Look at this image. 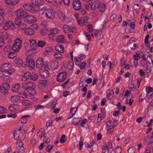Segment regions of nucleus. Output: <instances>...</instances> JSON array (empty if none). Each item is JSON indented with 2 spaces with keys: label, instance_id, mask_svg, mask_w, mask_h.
<instances>
[{
  "label": "nucleus",
  "instance_id": "obj_58",
  "mask_svg": "<svg viewBox=\"0 0 153 153\" xmlns=\"http://www.w3.org/2000/svg\"><path fill=\"white\" fill-rule=\"evenodd\" d=\"M15 23L16 25L19 26L22 23L20 19H16L15 21Z\"/></svg>",
  "mask_w": 153,
  "mask_h": 153
},
{
  "label": "nucleus",
  "instance_id": "obj_26",
  "mask_svg": "<svg viewBox=\"0 0 153 153\" xmlns=\"http://www.w3.org/2000/svg\"><path fill=\"white\" fill-rule=\"evenodd\" d=\"M55 49L58 51V52L61 53H63L64 52V48L63 45L59 44L56 45Z\"/></svg>",
  "mask_w": 153,
  "mask_h": 153
},
{
  "label": "nucleus",
  "instance_id": "obj_20",
  "mask_svg": "<svg viewBox=\"0 0 153 153\" xmlns=\"http://www.w3.org/2000/svg\"><path fill=\"white\" fill-rule=\"evenodd\" d=\"M36 67L38 68H41L44 65V62L42 58H40L37 59L36 61Z\"/></svg>",
  "mask_w": 153,
  "mask_h": 153
},
{
  "label": "nucleus",
  "instance_id": "obj_9",
  "mask_svg": "<svg viewBox=\"0 0 153 153\" xmlns=\"http://www.w3.org/2000/svg\"><path fill=\"white\" fill-rule=\"evenodd\" d=\"M10 88L9 84L5 83L3 84L2 86L0 88L1 92L3 94H6L8 93V91Z\"/></svg>",
  "mask_w": 153,
  "mask_h": 153
},
{
  "label": "nucleus",
  "instance_id": "obj_54",
  "mask_svg": "<svg viewBox=\"0 0 153 153\" xmlns=\"http://www.w3.org/2000/svg\"><path fill=\"white\" fill-rule=\"evenodd\" d=\"M22 87L23 88L25 89V91L27 89V82H24L22 83L21 85Z\"/></svg>",
  "mask_w": 153,
  "mask_h": 153
},
{
  "label": "nucleus",
  "instance_id": "obj_50",
  "mask_svg": "<svg viewBox=\"0 0 153 153\" xmlns=\"http://www.w3.org/2000/svg\"><path fill=\"white\" fill-rule=\"evenodd\" d=\"M136 151V148L134 147H131L128 150V153H134Z\"/></svg>",
  "mask_w": 153,
  "mask_h": 153
},
{
  "label": "nucleus",
  "instance_id": "obj_38",
  "mask_svg": "<svg viewBox=\"0 0 153 153\" xmlns=\"http://www.w3.org/2000/svg\"><path fill=\"white\" fill-rule=\"evenodd\" d=\"M57 63L56 62H51L50 65L51 69L53 70L56 69L57 67Z\"/></svg>",
  "mask_w": 153,
  "mask_h": 153
},
{
  "label": "nucleus",
  "instance_id": "obj_64",
  "mask_svg": "<svg viewBox=\"0 0 153 153\" xmlns=\"http://www.w3.org/2000/svg\"><path fill=\"white\" fill-rule=\"evenodd\" d=\"M120 114V110L118 111H115L113 113V115L114 117H117Z\"/></svg>",
  "mask_w": 153,
  "mask_h": 153
},
{
  "label": "nucleus",
  "instance_id": "obj_27",
  "mask_svg": "<svg viewBox=\"0 0 153 153\" xmlns=\"http://www.w3.org/2000/svg\"><path fill=\"white\" fill-rule=\"evenodd\" d=\"M100 1H94L91 5V10H94L97 8H98V6L100 3Z\"/></svg>",
  "mask_w": 153,
  "mask_h": 153
},
{
  "label": "nucleus",
  "instance_id": "obj_24",
  "mask_svg": "<svg viewBox=\"0 0 153 153\" xmlns=\"http://www.w3.org/2000/svg\"><path fill=\"white\" fill-rule=\"evenodd\" d=\"M44 54L46 56L50 55L53 52V49L50 47H46L45 49Z\"/></svg>",
  "mask_w": 153,
  "mask_h": 153
},
{
  "label": "nucleus",
  "instance_id": "obj_55",
  "mask_svg": "<svg viewBox=\"0 0 153 153\" xmlns=\"http://www.w3.org/2000/svg\"><path fill=\"white\" fill-rule=\"evenodd\" d=\"M133 9L136 11H137L139 10L140 8L139 5L138 4H134L133 6Z\"/></svg>",
  "mask_w": 153,
  "mask_h": 153
},
{
  "label": "nucleus",
  "instance_id": "obj_4",
  "mask_svg": "<svg viewBox=\"0 0 153 153\" xmlns=\"http://www.w3.org/2000/svg\"><path fill=\"white\" fill-rule=\"evenodd\" d=\"M22 41L19 39H17L15 41L12 49L14 51H18L21 48Z\"/></svg>",
  "mask_w": 153,
  "mask_h": 153
},
{
  "label": "nucleus",
  "instance_id": "obj_49",
  "mask_svg": "<svg viewBox=\"0 0 153 153\" xmlns=\"http://www.w3.org/2000/svg\"><path fill=\"white\" fill-rule=\"evenodd\" d=\"M34 83L31 82H27V89L34 88Z\"/></svg>",
  "mask_w": 153,
  "mask_h": 153
},
{
  "label": "nucleus",
  "instance_id": "obj_37",
  "mask_svg": "<svg viewBox=\"0 0 153 153\" xmlns=\"http://www.w3.org/2000/svg\"><path fill=\"white\" fill-rule=\"evenodd\" d=\"M23 105H33V103L27 100H23L22 102Z\"/></svg>",
  "mask_w": 153,
  "mask_h": 153
},
{
  "label": "nucleus",
  "instance_id": "obj_6",
  "mask_svg": "<svg viewBox=\"0 0 153 153\" xmlns=\"http://www.w3.org/2000/svg\"><path fill=\"white\" fill-rule=\"evenodd\" d=\"M16 14L17 16L19 18H25L27 16V12L22 9H17L16 12Z\"/></svg>",
  "mask_w": 153,
  "mask_h": 153
},
{
  "label": "nucleus",
  "instance_id": "obj_35",
  "mask_svg": "<svg viewBox=\"0 0 153 153\" xmlns=\"http://www.w3.org/2000/svg\"><path fill=\"white\" fill-rule=\"evenodd\" d=\"M38 78V75L35 73H33L31 74L30 79L33 81L37 80Z\"/></svg>",
  "mask_w": 153,
  "mask_h": 153
},
{
  "label": "nucleus",
  "instance_id": "obj_23",
  "mask_svg": "<svg viewBox=\"0 0 153 153\" xmlns=\"http://www.w3.org/2000/svg\"><path fill=\"white\" fill-rule=\"evenodd\" d=\"M26 19V22L29 23H32L35 22V21L33 19V16L28 15L27 14V16L25 18Z\"/></svg>",
  "mask_w": 153,
  "mask_h": 153
},
{
  "label": "nucleus",
  "instance_id": "obj_41",
  "mask_svg": "<svg viewBox=\"0 0 153 153\" xmlns=\"http://www.w3.org/2000/svg\"><path fill=\"white\" fill-rule=\"evenodd\" d=\"M64 31L65 33H68L71 31V29L67 25H65L63 26Z\"/></svg>",
  "mask_w": 153,
  "mask_h": 153
},
{
  "label": "nucleus",
  "instance_id": "obj_48",
  "mask_svg": "<svg viewBox=\"0 0 153 153\" xmlns=\"http://www.w3.org/2000/svg\"><path fill=\"white\" fill-rule=\"evenodd\" d=\"M152 93L150 95H149V94H147L146 98V102H149L150 101V99L152 98Z\"/></svg>",
  "mask_w": 153,
  "mask_h": 153
},
{
  "label": "nucleus",
  "instance_id": "obj_63",
  "mask_svg": "<svg viewBox=\"0 0 153 153\" xmlns=\"http://www.w3.org/2000/svg\"><path fill=\"white\" fill-rule=\"evenodd\" d=\"M56 103L53 101H51L50 103L51 106L53 107V109L56 107Z\"/></svg>",
  "mask_w": 153,
  "mask_h": 153
},
{
  "label": "nucleus",
  "instance_id": "obj_2",
  "mask_svg": "<svg viewBox=\"0 0 153 153\" xmlns=\"http://www.w3.org/2000/svg\"><path fill=\"white\" fill-rule=\"evenodd\" d=\"M1 68L2 71L7 73L9 75L12 74L11 64L10 63H7L3 64Z\"/></svg>",
  "mask_w": 153,
  "mask_h": 153
},
{
  "label": "nucleus",
  "instance_id": "obj_47",
  "mask_svg": "<svg viewBox=\"0 0 153 153\" xmlns=\"http://www.w3.org/2000/svg\"><path fill=\"white\" fill-rule=\"evenodd\" d=\"M92 1L91 0H89L87 3V4H85V8L87 9H88L89 8V6L91 5V4Z\"/></svg>",
  "mask_w": 153,
  "mask_h": 153
},
{
  "label": "nucleus",
  "instance_id": "obj_7",
  "mask_svg": "<svg viewBox=\"0 0 153 153\" xmlns=\"http://www.w3.org/2000/svg\"><path fill=\"white\" fill-rule=\"evenodd\" d=\"M67 76L66 72H62L59 74L57 76L58 81L62 82L66 79Z\"/></svg>",
  "mask_w": 153,
  "mask_h": 153
},
{
  "label": "nucleus",
  "instance_id": "obj_13",
  "mask_svg": "<svg viewBox=\"0 0 153 153\" xmlns=\"http://www.w3.org/2000/svg\"><path fill=\"white\" fill-rule=\"evenodd\" d=\"M59 32V30L58 29L56 28L54 29L51 33L49 34V38L51 39H53L54 37H55V35L58 33Z\"/></svg>",
  "mask_w": 153,
  "mask_h": 153
},
{
  "label": "nucleus",
  "instance_id": "obj_36",
  "mask_svg": "<svg viewBox=\"0 0 153 153\" xmlns=\"http://www.w3.org/2000/svg\"><path fill=\"white\" fill-rule=\"evenodd\" d=\"M17 106L14 104L10 105L9 107V110L11 111L14 112L16 110Z\"/></svg>",
  "mask_w": 153,
  "mask_h": 153
},
{
  "label": "nucleus",
  "instance_id": "obj_32",
  "mask_svg": "<svg viewBox=\"0 0 153 153\" xmlns=\"http://www.w3.org/2000/svg\"><path fill=\"white\" fill-rule=\"evenodd\" d=\"M58 16L59 19L62 21H65L66 19V17L65 14L61 12L58 13Z\"/></svg>",
  "mask_w": 153,
  "mask_h": 153
},
{
  "label": "nucleus",
  "instance_id": "obj_16",
  "mask_svg": "<svg viewBox=\"0 0 153 153\" xmlns=\"http://www.w3.org/2000/svg\"><path fill=\"white\" fill-rule=\"evenodd\" d=\"M144 141L145 144L151 145L153 143V137L148 136L144 138Z\"/></svg>",
  "mask_w": 153,
  "mask_h": 153
},
{
  "label": "nucleus",
  "instance_id": "obj_30",
  "mask_svg": "<svg viewBox=\"0 0 153 153\" xmlns=\"http://www.w3.org/2000/svg\"><path fill=\"white\" fill-rule=\"evenodd\" d=\"M56 41L59 43H62L65 41V38L63 35H59L56 39Z\"/></svg>",
  "mask_w": 153,
  "mask_h": 153
},
{
  "label": "nucleus",
  "instance_id": "obj_34",
  "mask_svg": "<svg viewBox=\"0 0 153 153\" xmlns=\"http://www.w3.org/2000/svg\"><path fill=\"white\" fill-rule=\"evenodd\" d=\"M20 87V85L19 84H16L15 86L13 87L12 91L13 92H16L19 89Z\"/></svg>",
  "mask_w": 153,
  "mask_h": 153
},
{
  "label": "nucleus",
  "instance_id": "obj_25",
  "mask_svg": "<svg viewBox=\"0 0 153 153\" xmlns=\"http://www.w3.org/2000/svg\"><path fill=\"white\" fill-rule=\"evenodd\" d=\"M88 21V18L86 16L82 17L80 20L78 21L79 25H83L85 23H87Z\"/></svg>",
  "mask_w": 153,
  "mask_h": 153
},
{
  "label": "nucleus",
  "instance_id": "obj_40",
  "mask_svg": "<svg viewBox=\"0 0 153 153\" xmlns=\"http://www.w3.org/2000/svg\"><path fill=\"white\" fill-rule=\"evenodd\" d=\"M26 25L24 23H22L19 26V29L20 30H25L26 28Z\"/></svg>",
  "mask_w": 153,
  "mask_h": 153
},
{
  "label": "nucleus",
  "instance_id": "obj_51",
  "mask_svg": "<svg viewBox=\"0 0 153 153\" xmlns=\"http://www.w3.org/2000/svg\"><path fill=\"white\" fill-rule=\"evenodd\" d=\"M67 67L70 70H72L74 67V63L73 62H70L67 65Z\"/></svg>",
  "mask_w": 153,
  "mask_h": 153
},
{
  "label": "nucleus",
  "instance_id": "obj_39",
  "mask_svg": "<svg viewBox=\"0 0 153 153\" xmlns=\"http://www.w3.org/2000/svg\"><path fill=\"white\" fill-rule=\"evenodd\" d=\"M25 91L28 92L30 95H33L35 93V90L34 88H28Z\"/></svg>",
  "mask_w": 153,
  "mask_h": 153
},
{
  "label": "nucleus",
  "instance_id": "obj_12",
  "mask_svg": "<svg viewBox=\"0 0 153 153\" xmlns=\"http://www.w3.org/2000/svg\"><path fill=\"white\" fill-rule=\"evenodd\" d=\"M18 144H17L16 146V148L19 149V151L17 153H23L25 148L24 147V144L23 142L21 141H19Z\"/></svg>",
  "mask_w": 153,
  "mask_h": 153
},
{
  "label": "nucleus",
  "instance_id": "obj_8",
  "mask_svg": "<svg viewBox=\"0 0 153 153\" xmlns=\"http://www.w3.org/2000/svg\"><path fill=\"white\" fill-rule=\"evenodd\" d=\"M27 61V65L30 70L33 69L35 67V62L34 59L31 58H27L26 59Z\"/></svg>",
  "mask_w": 153,
  "mask_h": 153
},
{
  "label": "nucleus",
  "instance_id": "obj_18",
  "mask_svg": "<svg viewBox=\"0 0 153 153\" xmlns=\"http://www.w3.org/2000/svg\"><path fill=\"white\" fill-rule=\"evenodd\" d=\"M24 33L26 35L31 36L34 34V32L32 29L27 27L24 30Z\"/></svg>",
  "mask_w": 153,
  "mask_h": 153
},
{
  "label": "nucleus",
  "instance_id": "obj_15",
  "mask_svg": "<svg viewBox=\"0 0 153 153\" xmlns=\"http://www.w3.org/2000/svg\"><path fill=\"white\" fill-rule=\"evenodd\" d=\"M10 100L13 103H19L21 101L20 97L17 95L12 96L10 98Z\"/></svg>",
  "mask_w": 153,
  "mask_h": 153
},
{
  "label": "nucleus",
  "instance_id": "obj_11",
  "mask_svg": "<svg viewBox=\"0 0 153 153\" xmlns=\"http://www.w3.org/2000/svg\"><path fill=\"white\" fill-rule=\"evenodd\" d=\"M14 24L13 22L11 21H8L6 22L3 28L4 30H7L9 28H10L12 29H14Z\"/></svg>",
  "mask_w": 153,
  "mask_h": 153
},
{
  "label": "nucleus",
  "instance_id": "obj_14",
  "mask_svg": "<svg viewBox=\"0 0 153 153\" xmlns=\"http://www.w3.org/2000/svg\"><path fill=\"white\" fill-rule=\"evenodd\" d=\"M49 72L48 70H41L40 71V74L41 76L45 78L49 76Z\"/></svg>",
  "mask_w": 153,
  "mask_h": 153
},
{
  "label": "nucleus",
  "instance_id": "obj_53",
  "mask_svg": "<svg viewBox=\"0 0 153 153\" xmlns=\"http://www.w3.org/2000/svg\"><path fill=\"white\" fill-rule=\"evenodd\" d=\"M7 112L6 109L3 106H0V113L4 114Z\"/></svg>",
  "mask_w": 153,
  "mask_h": 153
},
{
  "label": "nucleus",
  "instance_id": "obj_5",
  "mask_svg": "<svg viewBox=\"0 0 153 153\" xmlns=\"http://www.w3.org/2000/svg\"><path fill=\"white\" fill-rule=\"evenodd\" d=\"M31 2L33 7L37 9V11L39 10V7L44 4V1L42 0H31Z\"/></svg>",
  "mask_w": 153,
  "mask_h": 153
},
{
  "label": "nucleus",
  "instance_id": "obj_22",
  "mask_svg": "<svg viewBox=\"0 0 153 153\" xmlns=\"http://www.w3.org/2000/svg\"><path fill=\"white\" fill-rule=\"evenodd\" d=\"M14 62L15 65L17 67H20L22 66L23 64V61L22 60L19 58H17L14 60Z\"/></svg>",
  "mask_w": 153,
  "mask_h": 153
},
{
  "label": "nucleus",
  "instance_id": "obj_62",
  "mask_svg": "<svg viewBox=\"0 0 153 153\" xmlns=\"http://www.w3.org/2000/svg\"><path fill=\"white\" fill-rule=\"evenodd\" d=\"M122 150V149L120 147H117L115 150L116 153H120Z\"/></svg>",
  "mask_w": 153,
  "mask_h": 153
},
{
  "label": "nucleus",
  "instance_id": "obj_28",
  "mask_svg": "<svg viewBox=\"0 0 153 153\" xmlns=\"http://www.w3.org/2000/svg\"><path fill=\"white\" fill-rule=\"evenodd\" d=\"M30 117V115H29L22 116L21 117V119L20 120V121L22 123H26L27 122V118H29Z\"/></svg>",
  "mask_w": 153,
  "mask_h": 153
},
{
  "label": "nucleus",
  "instance_id": "obj_1",
  "mask_svg": "<svg viewBox=\"0 0 153 153\" xmlns=\"http://www.w3.org/2000/svg\"><path fill=\"white\" fill-rule=\"evenodd\" d=\"M39 13L45 14L46 17L50 19H53L55 18V14L53 10L50 9H47L46 7H44L39 10Z\"/></svg>",
  "mask_w": 153,
  "mask_h": 153
},
{
  "label": "nucleus",
  "instance_id": "obj_59",
  "mask_svg": "<svg viewBox=\"0 0 153 153\" xmlns=\"http://www.w3.org/2000/svg\"><path fill=\"white\" fill-rule=\"evenodd\" d=\"M13 136H14V138L15 140H16L18 138V137L19 136V134L18 133L17 131H14V133L13 134Z\"/></svg>",
  "mask_w": 153,
  "mask_h": 153
},
{
  "label": "nucleus",
  "instance_id": "obj_33",
  "mask_svg": "<svg viewBox=\"0 0 153 153\" xmlns=\"http://www.w3.org/2000/svg\"><path fill=\"white\" fill-rule=\"evenodd\" d=\"M82 120V119L81 118H75L73 119L72 123L74 125H76L78 124Z\"/></svg>",
  "mask_w": 153,
  "mask_h": 153
},
{
  "label": "nucleus",
  "instance_id": "obj_19",
  "mask_svg": "<svg viewBox=\"0 0 153 153\" xmlns=\"http://www.w3.org/2000/svg\"><path fill=\"white\" fill-rule=\"evenodd\" d=\"M29 42L32 49L33 50H36L37 47L36 41L34 39H30L29 41Z\"/></svg>",
  "mask_w": 153,
  "mask_h": 153
},
{
  "label": "nucleus",
  "instance_id": "obj_45",
  "mask_svg": "<svg viewBox=\"0 0 153 153\" xmlns=\"http://www.w3.org/2000/svg\"><path fill=\"white\" fill-rule=\"evenodd\" d=\"M38 46L39 47L42 48L45 45V43L42 41H39L37 43Z\"/></svg>",
  "mask_w": 153,
  "mask_h": 153
},
{
  "label": "nucleus",
  "instance_id": "obj_57",
  "mask_svg": "<svg viewBox=\"0 0 153 153\" xmlns=\"http://www.w3.org/2000/svg\"><path fill=\"white\" fill-rule=\"evenodd\" d=\"M81 90L82 91L84 92V93H83L82 95V97H84L86 95L87 91V88H86V87H83V88H82Z\"/></svg>",
  "mask_w": 153,
  "mask_h": 153
},
{
  "label": "nucleus",
  "instance_id": "obj_29",
  "mask_svg": "<svg viewBox=\"0 0 153 153\" xmlns=\"http://www.w3.org/2000/svg\"><path fill=\"white\" fill-rule=\"evenodd\" d=\"M98 8L99 9L100 11L101 12H104L106 8L105 5L104 4L100 3V2Z\"/></svg>",
  "mask_w": 153,
  "mask_h": 153
},
{
  "label": "nucleus",
  "instance_id": "obj_17",
  "mask_svg": "<svg viewBox=\"0 0 153 153\" xmlns=\"http://www.w3.org/2000/svg\"><path fill=\"white\" fill-rule=\"evenodd\" d=\"M1 39L4 40H7L10 39V35L6 32H1L0 35Z\"/></svg>",
  "mask_w": 153,
  "mask_h": 153
},
{
  "label": "nucleus",
  "instance_id": "obj_21",
  "mask_svg": "<svg viewBox=\"0 0 153 153\" xmlns=\"http://www.w3.org/2000/svg\"><path fill=\"white\" fill-rule=\"evenodd\" d=\"M31 75V74L30 72H25L22 77V79L24 81H25L28 79H30Z\"/></svg>",
  "mask_w": 153,
  "mask_h": 153
},
{
  "label": "nucleus",
  "instance_id": "obj_52",
  "mask_svg": "<svg viewBox=\"0 0 153 153\" xmlns=\"http://www.w3.org/2000/svg\"><path fill=\"white\" fill-rule=\"evenodd\" d=\"M146 91L148 92L147 94H149V95H150L151 93L152 92L153 94V91L152 90V88L151 87H146Z\"/></svg>",
  "mask_w": 153,
  "mask_h": 153
},
{
  "label": "nucleus",
  "instance_id": "obj_61",
  "mask_svg": "<svg viewBox=\"0 0 153 153\" xmlns=\"http://www.w3.org/2000/svg\"><path fill=\"white\" fill-rule=\"evenodd\" d=\"M146 51L147 53H149L150 51L151 52H153V49H152V48L146 47Z\"/></svg>",
  "mask_w": 153,
  "mask_h": 153
},
{
  "label": "nucleus",
  "instance_id": "obj_42",
  "mask_svg": "<svg viewBox=\"0 0 153 153\" xmlns=\"http://www.w3.org/2000/svg\"><path fill=\"white\" fill-rule=\"evenodd\" d=\"M48 81L46 80H42L40 81L39 83V85L42 87L45 86L47 84Z\"/></svg>",
  "mask_w": 153,
  "mask_h": 153
},
{
  "label": "nucleus",
  "instance_id": "obj_56",
  "mask_svg": "<svg viewBox=\"0 0 153 153\" xmlns=\"http://www.w3.org/2000/svg\"><path fill=\"white\" fill-rule=\"evenodd\" d=\"M148 110H151L153 109V102H150L148 106Z\"/></svg>",
  "mask_w": 153,
  "mask_h": 153
},
{
  "label": "nucleus",
  "instance_id": "obj_44",
  "mask_svg": "<svg viewBox=\"0 0 153 153\" xmlns=\"http://www.w3.org/2000/svg\"><path fill=\"white\" fill-rule=\"evenodd\" d=\"M60 52H55L54 54V57L56 59H58L59 58H61L62 57V55L61 54Z\"/></svg>",
  "mask_w": 153,
  "mask_h": 153
},
{
  "label": "nucleus",
  "instance_id": "obj_10",
  "mask_svg": "<svg viewBox=\"0 0 153 153\" xmlns=\"http://www.w3.org/2000/svg\"><path fill=\"white\" fill-rule=\"evenodd\" d=\"M73 6L76 10H79L81 8V2L79 0H74L72 3Z\"/></svg>",
  "mask_w": 153,
  "mask_h": 153
},
{
  "label": "nucleus",
  "instance_id": "obj_46",
  "mask_svg": "<svg viewBox=\"0 0 153 153\" xmlns=\"http://www.w3.org/2000/svg\"><path fill=\"white\" fill-rule=\"evenodd\" d=\"M66 140V136L65 135L63 134L60 139V142L61 143H65Z\"/></svg>",
  "mask_w": 153,
  "mask_h": 153
},
{
  "label": "nucleus",
  "instance_id": "obj_31",
  "mask_svg": "<svg viewBox=\"0 0 153 153\" xmlns=\"http://www.w3.org/2000/svg\"><path fill=\"white\" fill-rule=\"evenodd\" d=\"M19 1V0H6V3L9 5L15 4H17Z\"/></svg>",
  "mask_w": 153,
  "mask_h": 153
},
{
  "label": "nucleus",
  "instance_id": "obj_60",
  "mask_svg": "<svg viewBox=\"0 0 153 153\" xmlns=\"http://www.w3.org/2000/svg\"><path fill=\"white\" fill-rule=\"evenodd\" d=\"M88 28L90 32H93V31H94V30H93V27L91 25L89 24L88 26Z\"/></svg>",
  "mask_w": 153,
  "mask_h": 153
},
{
  "label": "nucleus",
  "instance_id": "obj_3",
  "mask_svg": "<svg viewBox=\"0 0 153 153\" xmlns=\"http://www.w3.org/2000/svg\"><path fill=\"white\" fill-rule=\"evenodd\" d=\"M23 7L24 9L33 13H36L37 12V9L34 8L33 6L29 3L27 2L24 4Z\"/></svg>",
  "mask_w": 153,
  "mask_h": 153
},
{
  "label": "nucleus",
  "instance_id": "obj_43",
  "mask_svg": "<svg viewBox=\"0 0 153 153\" xmlns=\"http://www.w3.org/2000/svg\"><path fill=\"white\" fill-rule=\"evenodd\" d=\"M16 54L15 53L13 52H10L9 53L8 57L9 58L13 59L16 56Z\"/></svg>",
  "mask_w": 153,
  "mask_h": 153
}]
</instances>
